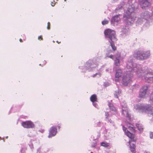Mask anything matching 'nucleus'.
<instances>
[{"mask_svg": "<svg viewBox=\"0 0 153 153\" xmlns=\"http://www.w3.org/2000/svg\"><path fill=\"white\" fill-rule=\"evenodd\" d=\"M126 68L128 71L122 77V83L124 86H127L130 82L134 73L145 82L153 83V71L147 66L142 67L141 65L134 63L131 59H129L127 62Z\"/></svg>", "mask_w": 153, "mask_h": 153, "instance_id": "f257e3e1", "label": "nucleus"}, {"mask_svg": "<svg viewBox=\"0 0 153 153\" xmlns=\"http://www.w3.org/2000/svg\"><path fill=\"white\" fill-rule=\"evenodd\" d=\"M131 0H128V4L129 6L124 15V19L127 25H130L133 23L136 18L134 13V8L133 5H131Z\"/></svg>", "mask_w": 153, "mask_h": 153, "instance_id": "f03ea898", "label": "nucleus"}, {"mask_svg": "<svg viewBox=\"0 0 153 153\" xmlns=\"http://www.w3.org/2000/svg\"><path fill=\"white\" fill-rule=\"evenodd\" d=\"M134 109L136 112L147 113L153 117V108L149 104L139 103L135 104L134 105Z\"/></svg>", "mask_w": 153, "mask_h": 153, "instance_id": "7ed1b4c3", "label": "nucleus"}, {"mask_svg": "<svg viewBox=\"0 0 153 153\" xmlns=\"http://www.w3.org/2000/svg\"><path fill=\"white\" fill-rule=\"evenodd\" d=\"M104 33L105 37L110 43L112 49L115 51L116 49V47L115 46L114 42L117 41V39L115 31L108 29L105 30Z\"/></svg>", "mask_w": 153, "mask_h": 153, "instance_id": "20e7f679", "label": "nucleus"}, {"mask_svg": "<svg viewBox=\"0 0 153 153\" xmlns=\"http://www.w3.org/2000/svg\"><path fill=\"white\" fill-rule=\"evenodd\" d=\"M123 129L126 135L130 138L128 143L129 145L130 149L132 153H135V142L136 139L134 138V135L129 131L124 126L122 125Z\"/></svg>", "mask_w": 153, "mask_h": 153, "instance_id": "39448f33", "label": "nucleus"}, {"mask_svg": "<svg viewBox=\"0 0 153 153\" xmlns=\"http://www.w3.org/2000/svg\"><path fill=\"white\" fill-rule=\"evenodd\" d=\"M152 14L149 13L148 11H146L143 13L138 17L136 22V26H139L143 24L146 20L149 19L151 16H153V8L152 9Z\"/></svg>", "mask_w": 153, "mask_h": 153, "instance_id": "423d86ee", "label": "nucleus"}, {"mask_svg": "<svg viewBox=\"0 0 153 153\" xmlns=\"http://www.w3.org/2000/svg\"><path fill=\"white\" fill-rule=\"evenodd\" d=\"M134 55L138 59L144 60L149 58L150 56V51L149 50L146 51L136 50L134 52Z\"/></svg>", "mask_w": 153, "mask_h": 153, "instance_id": "0eeeda50", "label": "nucleus"}, {"mask_svg": "<svg viewBox=\"0 0 153 153\" xmlns=\"http://www.w3.org/2000/svg\"><path fill=\"white\" fill-rule=\"evenodd\" d=\"M98 66L97 64H94L92 61L89 60L86 62L85 66L83 67L79 66V68L82 69V72H85L86 71L88 70V71H92L95 70L96 67Z\"/></svg>", "mask_w": 153, "mask_h": 153, "instance_id": "6e6552de", "label": "nucleus"}, {"mask_svg": "<svg viewBox=\"0 0 153 153\" xmlns=\"http://www.w3.org/2000/svg\"><path fill=\"white\" fill-rule=\"evenodd\" d=\"M148 87L147 85L143 86L141 88L139 94V97L141 98H146L148 97Z\"/></svg>", "mask_w": 153, "mask_h": 153, "instance_id": "1a4fd4ad", "label": "nucleus"}, {"mask_svg": "<svg viewBox=\"0 0 153 153\" xmlns=\"http://www.w3.org/2000/svg\"><path fill=\"white\" fill-rule=\"evenodd\" d=\"M123 71L120 68H118L115 71L114 81L116 82H119L120 80V78L123 75Z\"/></svg>", "mask_w": 153, "mask_h": 153, "instance_id": "9d476101", "label": "nucleus"}, {"mask_svg": "<svg viewBox=\"0 0 153 153\" xmlns=\"http://www.w3.org/2000/svg\"><path fill=\"white\" fill-rule=\"evenodd\" d=\"M122 114L124 116L128 117L130 119V114L129 113L128 109L126 104H124V105L122 104Z\"/></svg>", "mask_w": 153, "mask_h": 153, "instance_id": "9b49d317", "label": "nucleus"}, {"mask_svg": "<svg viewBox=\"0 0 153 153\" xmlns=\"http://www.w3.org/2000/svg\"><path fill=\"white\" fill-rule=\"evenodd\" d=\"M22 125L24 128H33L35 127L34 124L31 121L23 122Z\"/></svg>", "mask_w": 153, "mask_h": 153, "instance_id": "f8f14e48", "label": "nucleus"}, {"mask_svg": "<svg viewBox=\"0 0 153 153\" xmlns=\"http://www.w3.org/2000/svg\"><path fill=\"white\" fill-rule=\"evenodd\" d=\"M56 127V126H53L50 128L49 130V134L48 136V138H51L56 135L57 132Z\"/></svg>", "mask_w": 153, "mask_h": 153, "instance_id": "ddd939ff", "label": "nucleus"}, {"mask_svg": "<svg viewBox=\"0 0 153 153\" xmlns=\"http://www.w3.org/2000/svg\"><path fill=\"white\" fill-rule=\"evenodd\" d=\"M139 4L142 8L147 7L150 4V2L148 0H138Z\"/></svg>", "mask_w": 153, "mask_h": 153, "instance_id": "4468645a", "label": "nucleus"}, {"mask_svg": "<svg viewBox=\"0 0 153 153\" xmlns=\"http://www.w3.org/2000/svg\"><path fill=\"white\" fill-rule=\"evenodd\" d=\"M120 20V18L118 15H116L113 17L111 20V23L112 25H114L116 22H117Z\"/></svg>", "mask_w": 153, "mask_h": 153, "instance_id": "2eb2a0df", "label": "nucleus"}, {"mask_svg": "<svg viewBox=\"0 0 153 153\" xmlns=\"http://www.w3.org/2000/svg\"><path fill=\"white\" fill-rule=\"evenodd\" d=\"M108 105L111 110V112L114 114H116L117 113V111L116 108L113 106V105L111 102H109Z\"/></svg>", "mask_w": 153, "mask_h": 153, "instance_id": "dca6fc26", "label": "nucleus"}, {"mask_svg": "<svg viewBox=\"0 0 153 153\" xmlns=\"http://www.w3.org/2000/svg\"><path fill=\"white\" fill-rule=\"evenodd\" d=\"M120 56L119 54H117V56H115L114 58V63L116 66H119L120 65Z\"/></svg>", "mask_w": 153, "mask_h": 153, "instance_id": "f3484780", "label": "nucleus"}, {"mask_svg": "<svg viewBox=\"0 0 153 153\" xmlns=\"http://www.w3.org/2000/svg\"><path fill=\"white\" fill-rule=\"evenodd\" d=\"M126 125L128 127L129 129L130 130L132 131L135 132V128L134 126L132 124H130L128 123H126Z\"/></svg>", "mask_w": 153, "mask_h": 153, "instance_id": "a211bd4d", "label": "nucleus"}, {"mask_svg": "<svg viewBox=\"0 0 153 153\" xmlns=\"http://www.w3.org/2000/svg\"><path fill=\"white\" fill-rule=\"evenodd\" d=\"M114 94L115 97L116 98H118L121 94V91L120 90L118 89L114 92Z\"/></svg>", "mask_w": 153, "mask_h": 153, "instance_id": "6ab92c4d", "label": "nucleus"}, {"mask_svg": "<svg viewBox=\"0 0 153 153\" xmlns=\"http://www.w3.org/2000/svg\"><path fill=\"white\" fill-rule=\"evenodd\" d=\"M90 100L92 102H97V98L96 95L95 94L92 95L90 98Z\"/></svg>", "mask_w": 153, "mask_h": 153, "instance_id": "aec40b11", "label": "nucleus"}, {"mask_svg": "<svg viewBox=\"0 0 153 153\" xmlns=\"http://www.w3.org/2000/svg\"><path fill=\"white\" fill-rule=\"evenodd\" d=\"M136 126L138 130L140 132H142L143 130V126L141 124L137 123L136 124Z\"/></svg>", "mask_w": 153, "mask_h": 153, "instance_id": "412c9836", "label": "nucleus"}, {"mask_svg": "<svg viewBox=\"0 0 153 153\" xmlns=\"http://www.w3.org/2000/svg\"><path fill=\"white\" fill-rule=\"evenodd\" d=\"M111 52V51H109L106 54V56L105 57V59H107V58H109L111 59H114V56L111 54H109Z\"/></svg>", "mask_w": 153, "mask_h": 153, "instance_id": "4be33fe9", "label": "nucleus"}, {"mask_svg": "<svg viewBox=\"0 0 153 153\" xmlns=\"http://www.w3.org/2000/svg\"><path fill=\"white\" fill-rule=\"evenodd\" d=\"M100 145L101 146L107 147L109 146L110 144L106 142H103L101 143Z\"/></svg>", "mask_w": 153, "mask_h": 153, "instance_id": "5701e85b", "label": "nucleus"}, {"mask_svg": "<svg viewBox=\"0 0 153 153\" xmlns=\"http://www.w3.org/2000/svg\"><path fill=\"white\" fill-rule=\"evenodd\" d=\"M122 33L121 34V35H122L123 36L124 34L126 35L128 33V30L127 29L123 28L122 30Z\"/></svg>", "mask_w": 153, "mask_h": 153, "instance_id": "b1692460", "label": "nucleus"}, {"mask_svg": "<svg viewBox=\"0 0 153 153\" xmlns=\"http://www.w3.org/2000/svg\"><path fill=\"white\" fill-rule=\"evenodd\" d=\"M101 73L100 72H98L93 75L92 76L93 77H100L101 75Z\"/></svg>", "mask_w": 153, "mask_h": 153, "instance_id": "393cba45", "label": "nucleus"}, {"mask_svg": "<svg viewBox=\"0 0 153 153\" xmlns=\"http://www.w3.org/2000/svg\"><path fill=\"white\" fill-rule=\"evenodd\" d=\"M149 102L153 104V92L151 94L150 97Z\"/></svg>", "mask_w": 153, "mask_h": 153, "instance_id": "a878e982", "label": "nucleus"}, {"mask_svg": "<svg viewBox=\"0 0 153 153\" xmlns=\"http://www.w3.org/2000/svg\"><path fill=\"white\" fill-rule=\"evenodd\" d=\"M97 102H92L93 105L94 106L95 108H97V109H99V107L97 105V104L96 103Z\"/></svg>", "mask_w": 153, "mask_h": 153, "instance_id": "bb28decb", "label": "nucleus"}, {"mask_svg": "<svg viewBox=\"0 0 153 153\" xmlns=\"http://www.w3.org/2000/svg\"><path fill=\"white\" fill-rule=\"evenodd\" d=\"M108 22L107 20L105 19L104 21L102 22V23L103 25H105L107 24Z\"/></svg>", "mask_w": 153, "mask_h": 153, "instance_id": "cd10ccee", "label": "nucleus"}, {"mask_svg": "<svg viewBox=\"0 0 153 153\" xmlns=\"http://www.w3.org/2000/svg\"><path fill=\"white\" fill-rule=\"evenodd\" d=\"M105 118L107 119H108L109 117V114L107 112H105Z\"/></svg>", "mask_w": 153, "mask_h": 153, "instance_id": "c85d7f7f", "label": "nucleus"}, {"mask_svg": "<svg viewBox=\"0 0 153 153\" xmlns=\"http://www.w3.org/2000/svg\"><path fill=\"white\" fill-rule=\"evenodd\" d=\"M110 85V83L108 82H105L104 83V85L105 87H107Z\"/></svg>", "mask_w": 153, "mask_h": 153, "instance_id": "c756f323", "label": "nucleus"}, {"mask_svg": "<svg viewBox=\"0 0 153 153\" xmlns=\"http://www.w3.org/2000/svg\"><path fill=\"white\" fill-rule=\"evenodd\" d=\"M150 138L151 139L153 138V132H150Z\"/></svg>", "mask_w": 153, "mask_h": 153, "instance_id": "7c9ffc66", "label": "nucleus"}, {"mask_svg": "<svg viewBox=\"0 0 153 153\" xmlns=\"http://www.w3.org/2000/svg\"><path fill=\"white\" fill-rule=\"evenodd\" d=\"M97 143L94 142L91 144V146L92 147H95L96 146Z\"/></svg>", "mask_w": 153, "mask_h": 153, "instance_id": "2f4dec72", "label": "nucleus"}, {"mask_svg": "<svg viewBox=\"0 0 153 153\" xmlns=\"http://www.w3.org/2000/svg\"><path fill=\"white\" fill-rule=\"evenodd\" d=\"M134 87H135V88L136 89L137 88H139V85L137 84H135L133 85V89H134Z\"/></svg>", "mask_w": 153, "mask_h": 153, "instance_id": "473e14b6", "label": "nucleus"}, {"mask_svg": "<svg viewBox=\"0 0 153 153\" xmlns=\"http://www.w3.org/2000/svg\"><path fill=\"white\" fill-rule=\"evenodd\" d=\"M29 145L31 149L32 150L33 149V145L31 143L30 144H29Z\"/></svg>", "mask_w": 153, "mask_h": 153, "instance_id": "72a5a7b5", "label": "nucleus"}, {"mask_svg": "<svg viewBox=\"0 0 153 153\" xmlns=\"http://www.w3.org/2000/svg\"><path fill=\"white\" fill-rule=\"evenodd\" d=\"M41 149L40 148H39L37 150V153H41Z\"/></svg>", "mask_w": 153, "mask_h": 153, "instance_id": "f704fd0d", "label": "nucleus"}, {"mask_svg": "<svg viewBox=\"0 0 153 153\" xmlns=\"http://www.w3.org/2000/svg\"><path fill=\"white\" fill-rule=\"evenodd\" d=\"M50 23L49 22H48V26L47 27V28L48 29H50Z\"/></svg>", "mask_w": 153, "mask_h": 153, "instance_id": "c9c22d12", "label": "nucleus"}, {"mask_svg": "<svg viewBox=\"0 0 153 153\" xmlns=\"http://www.w3.org/2000/svg\"><path fill=\"white\" fill-rule=\"evenodd\" d=\"M41 39V40H42L43 39V38L42 36H39V37H38V39L39 40L40 39Z\"/></svg>", "mask_w": 153, "mask_h": 153, "instance_id": "e433bc0d", "label": "nucleus"}, {"mask_svg": "<svg viewBox=\"0 0 153 153\" xmlns=\"http://www.w3.org/2000/svg\"><path fill=\"white\" fill-rule=\"evenodd\" d=\"M108 120L109 122L110 123H113V121L112 120H109L108 119Z\"/></svg>", "mask_w": 153, "mask_h": 153, "instance_id": "4c0bfd02", "label": "nucleus"}, {"mask_svg": "<svg viewBox=\"0 0 153 153\" xmlns=\"http://www.w3.org/2000/svg\"><path fill=\"white\" fill-rule=\"evenodd\" d=\"M60 126L61 125L60 124H59L57 125V127L59 129L60 128Z\"/></svg>", "mask_w": 153, "mask_h": 153, "instance_id": "58836bf2", "label": "nucleus"}, {"mask_svg": "<svg viewBox=\"0 0 153 153\" xmlns=\"http://www.w3.org/2000/svg\"><path fill=\"white\" fill-rule=\"evenodd\" d=\"M55 5V3H54L53 2L51 3V5H52V6H54Z\"/></svg>", "mask_w": 153, "mask_h": 153, "instance_id": "ea45409f", "label": "nucleus"}, {"mask_svg": "<svg viewBox=\"0 0 153 153\" xmlns=\"http://www.w3.org/2000/svg\"><path fill=\"white\" fill-rule=\"evenodd\" d=\"M144 153H150L148 152L145 151L144 152Z\"/></svg>", "mask_w": 153, "mask_h": 153, "instance_id": "a19ab883", "label": "nucleus"}, {"mask_svg": "<svg viewBox=\"0 0 153 153\" xmlns=\"http://www.w3.org/2000/svg\"><path fill=\"white\" fill-rule=\"evenodd\" d=\"M44 131L43 130H41L40 131V132H41L42 133H43Z\"/></svg>", "mask_w": 153, "mask_h": 153, "instance_id": "79ce46f5", "label": "nucleus"}, {"mask_svg": "<svg viewBox=\"0 0 153 153\" xmlns=\"http://www.w3.org/2000/svg\"><path fill=\"white\" fill-rule=\"evenodd\" d=\"M19 41H20V42H22V39H19Z\"/></svg>", "mask_w": 153, "mask_h": 153, "instance_id": "37998d69", "label": "nucleus"}, {"mask_svg": "<svg viewBox=\"0 0 153 153\" xmlns=\"http://www.w3.org/2000/svg\"><path fill=\"white\" fill-rule=\"evenodd\" d=\"M106 71H109V69H106L105 70Z\"/></svg>", "mask_w": 153, "mask_h": 153, "instance_id": "c03bdc74", "label": "nucleus"}, {"mask_svg": "<svg viewBox=\"0 0 153 153\" xmlns=\"http://www.w3.org/2000/svg\"><path fill=\"white\" fill-rule=\"evenodd\" d=\"M122 7V6H121V7L119 9H121Z\"/></svg>", "mask_w": 153, "mask_h": 153, "instance_id": "a18cd8bd", "label": "nucleus"}, {"mask_svg": "<svg viewBox=\"0 0 153 153\" xmlns=\"http://www.w3.org/2000/svg\"><path fill=\"white\" fill-rule=\"evenodd\" d=\"M99 71H102V70H101V69H99Z\"/></svg>", "mask_w": 153, "mask_h": 153, "instance_id": "49530a36", "label": "nucleus"}, {"mask_svg": "<svg viewBox=\"0 0 153 153\" xmlns=\"http://www.w3.org/2000/svg\"><path fill=\"white\" fill-rule=\"evenodd\" d=\"M104 65H103V66H102V67H103V68H104Z\"/></svg>", "mask_w": 153, "mask_h": 153, "instance_id": "de8ad7c7", "label": "nucleus"}, {"mask_svg": "<svg viewBox=\"0 0 153 153\" xmlns=\"http://www.w3.org/2000/svg\"><path fill=\"white\" fill-rule=\"evenodd\" d=\"M56 42H57L58 43H59V42H58V41H56Z\"/></svg>", "mask_w": 153, "mask_h": 153, "instance_id": "09e8293b", "label": "nucleus"}, {"mask_svg": "<svg viewBox=\"0 0 153 153\" xmlns=\"http://www.w3.org/2000/svg\"><path fill=\"white\" fill-rule=\"evenodd\" d=\"M6 138L7 139L8 138V137L7 136L6 137Z\"/></svg>", "mask_w": 153, "mask_h": 153, "instance_id": "8fccbe9b", "label": "nucleus"}, {"mask_svg": "<svg viewBox=\"0 0 153 153\" xmlns=\"http://www.w3.org/2000/svg\"><path fill=\"white\" fill-rule=\"evenodd\" d=\"M53 42H54V41H53Z\"/></svg>", "mask_w": 153, "mask_h": 153, "instance_id": "3c124183", "label": "nucleus"}, {"mask_svg": "<svg viewBox=\"0 0 153 153\" xmlns=\"http://www.w3.org/2000/svg\"><path fill=\"white\" fill-rule=\"evenodd\" d=\"M65 1H66V0H64Z\"/></svg>", "mask_w": 153, "mask_h": 153, "instance_id": "603ef678", "label": "nucleus"}]
</instances>
